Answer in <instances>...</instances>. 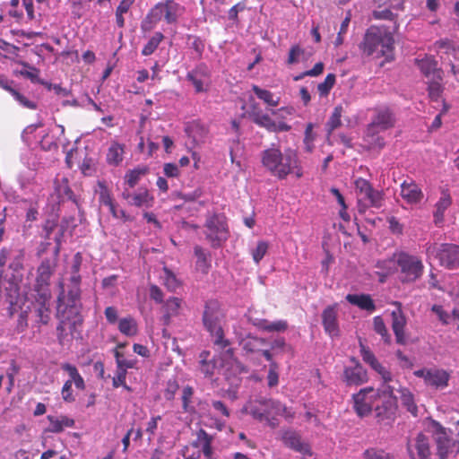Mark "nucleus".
I'll use <instances>...</instances> for the list:
<instances>
[{"mask_svg": "<svg viewBox=\"0 0 459 459\" xmlns=\"http://www.w3.org/2000/svg\"><path fill=\"white\" fill-rule=\"evenodd\" d=\"M346 300L351 305L368 312H373L376 309V305L368 294H348Z\"/></svg>", "mask_w": 459, "mask_h": 459, "instance_id": "nucleus-34", "label": "nucleus"}, {"mask_svg": "<svg viewBox=\"0 0 459 459\" xmlns=\"http://www.w3.org/2000/svg\"><path fill=\"white\" fill-rule=\"evenodd\" d=\"M384 398L383 405H377L375 408L376 416L378 421L391 420L394 418L395 409V399L393 396V388L390 385L385 386L381 394L376 393L373 388L361 389L353 395L354 410L359 417L368 415L373 408V397Z\"/></svg>", "mask_w": 459, "mask_h": 459, "instance_id": "nucleus-4", "label": "nucleus"}, {"mask_svg": "<svg viewBox=\"0 0 459 459\" xmlns=\"http://www.w3.org/2000/svg\"><path fill=\"white\" fill-rule=\"evenodd\" d=\"M149 172V169L146 166L138 167L134 169L128 170L125 175V183L129 188H134L141 178L145 176Z\"/></svg>", "mask_w": 459, "mask_h": 459, "instance_id": "nucleus-39", "label": "nucleus"}, {"mask_svg": "<svg viewBox=\"0 0 459 459\" xmlns=\"http://www.w3.org/2000/svg\"><path fill=\"white\" fill-rule=\"evenodd\" d=\"M213 437L208 434L204 429H200L196 432V440L192 443L194 447H200L205 459H212Z\"/></svg>", "mask_w": 459, "mask_h": 459, "instance_id": "nucleus-29", "label": "nucleus"}, {"mask_svg": "<svg viewBox=\"0 0 459 459\" xmlns=\"http://www.w3.org/2000/svg\"><path fill=\"white\" fill-rule=\"evenodd\" d=\"M20 0H11L10 1V9L8 13L10 16L13 17L16 21H21L23 18V13L22 9H19Z\"/></svg>", "mask_w": 459, "mask_h": 459, "instance_id": "nucleus-62", "label": "nucleus"}, {"mask_svg": "<svg viewBox=\"0 0 459 459\" xmlns=\"http://www.w3.org/2000/svg\"><path fill=\"white\" fill-rule=\"evenodd\" d=\"M336 82L335 74H328L323 82L317 85V91L320 96H327Z\"/></svg>", "mask_w": 459, "mask_h": 459, "instance_id": "nucleus-52", "label": "nucleus"}, {"mask_svg": "<svg viewBox=\"0 0 459 459\" xmlns=\"http://www.w3.org/2000/svg\"><path fill=\"white\" fill-rule=\"evenodd\" d=\"M61 368L69 375V379L67 381H71V384H74L75 387L79 390L85 389L84 380L74 365L63 363L61 365Z\"/></svg>", "mask_w": 459, "mask_h": 459, "instance_id": "nucleus-38", "label": "nucleus"}, {"mask_svg": "<svg viewBox=\"0 0 459 459\" xmlns=\"http://www.w3.org/2000/svg\"><path fill=\"white\" fill-rule=\"evenodd\" d=\"M415 63L428 80L443 78L444 72L438 67L437 61L433 56H426L422 59H415Z\"/></svg>", "mask_w": 459, "mask_h": 459, "instance_id": "nucleus-22", "label": "nucleus"}, {"mask_svg": "<svg viewBox=\"0 0 459 459\" xmlns=\"http://www.w3.org/2000/svg\"><path fill=\"white\" fill-rule=\"evenodd\" d=\"M83 0H70L72 13L74 17L81 18L84 13Z\"/></svg>", "mask_w": 459, "mask_h": 459, "instance_id": "nucleus-63", "label": "nucleus"}, {"mask_svg": "<svg viewBox=\"0 0 459 459\" xmlns=\"http://www.w3.org/2000/svg\"><path fill=\"white\" fill-rule=\"evenodd\" d=\"M55 193L56 194L59 202L65 200L72 201L77 207L79 206L78 200L71 189L69 180L67 178H56L54 182Z\"/></svg>", "mask_w": 459, "mask_h": 459, "instance_id": "nucleus-27", "label": "nucleus"}, {"mask_svg": "<svg viewBox=\"0 0 459 459\" xmlns=\"http://www.w3.org/2000/svg\"><path fill=\"white\" fill-rule=\"evenodd\" d=\"M33 298L35 299V303L37 304V308L35 309L38 322L42 325L48 324L50 320V299L51 293H48V298L43 300L40 297V293H33Z\"/></svg>", "mask_w": 459, "mask_h": 459, "instance_id": "nucleus-30", "label": "nucleus"}, {"mask_svg": "<svg viewBox=\"0 0 459 459\" xmlns=\"http://www.w3.org/2000/svg\"><path fill=\"white\" fill-rule=\"evenodd\" d=\"M195 255L197 258L196 265L204 272L207 273L211 264L208 258V254L200 246L194 247Z\"/></svg>", "mask_w": 459, "mask_h": 459, "instance_id": "nucleus-49", "label": "nucleus"}, {"mask_svg": "<svg viewBox=\"0 0 459 459\" xmlns=\"http://www.w3.org/2000/svg\"><path fill=\"white\" fill-rule=\"evenodd\" d=\"M269 245L264 240H260L257 242L256 247L252 249L251 254L253 260L255 264H259V262L264 258L268 251Z\"/></svg>", "mask_w": 459, "mask_h": 459, "instance_id": "nucleus-55", "label": "nucleus"}, {"mask_svg": "<svg viewBox=\"0 0 459 459\" xmlns=\"http://www.w3.org/2000/svg\"><path fill=\"white\" fill-rule=\"evenodd\" d=\"M355 189L360 195H365L368 192L373 186L370 182L365 178H358L354 181Z\"/></svg>", "mask_w": 459, "mask_h": 459, "instance_id": "nucleus-61", "label": "nucleus"}, {"mask_svg": "<svg viewBox=\"0 0 459 459\" xmlns=\"http://www.w3.org/2000/svg\"><path fill=\"white\" fill-rule=\"evenodd\" d=\"M373 328L374 331L382 337L385 343H391V335L388 333L384 319L380 316H377L373 318Z\"/></svg>", "mask_w": 459, "mask_h": 459, "instance_id": "nucleus-47", "label": "nucleus"}, {"mask_svg": "<svg viewBox=\"0 0 459 459\" xmlns=\"http://www.w3.org/2000/svg\"><path fill=\"white\" fill-rule=\"evenodd\" d=\"M182 303V299L177 297H170L162 303L160 321L164 325H169L171 318L179 315Z\"/></svg>", "mask_w": 459, "mask_h": 459, "instance_id": "nucleus-24", "label": "nucleus"}, {"mask_svg": "<svg viewBox=\"0 0 459 459\" xmlns=\"http://www.w3.org/2000/svg\"><path fill=\"white\" fill-rule=\"evenodd\" d=\"M186 133L192 138L195 145H200L207 139L209 130L199 121H193L186 126Z\"/></svg>", "mask_w": 459, "mask_h": 459, "instance_id": "nucleus-32", "label": "nucleus"}, {"mask_svg": "<svg viewBox=\"0 0 459 459\" xmlns=\"http://www.w3.org/2000/svg\"><path fill=\"white\" fill-rule=\"evenodd\" d=\"M11 94L22 107L29 109L37 108V104L34 101L28 100L24 95L21 94L15 89L12 91Z\"/></svg>", "mask_w": 459, "mask_h": 459, "instance_id": "nucleus-58", "label": "nucleus"}, {"mask_svg": "<svg viewBox=\"0 0 459 459\" xmlns=\"http://www.w3.org/2000/svg\"><path fill=\"white\" fill-rule=\"evenodd\" d=\"M24 67L26 69H23V70H21L19 72V74L30 80L32 82H38V83H40V84H47L46 82L40 81L39 79V70L34 66H31L28 64H23Z\"/></svg>", "mask_w": 459, "mask_h": 459, "instance_id": "nucleus-53", "label": "nucleus"}, {"mask_svg": "<svg viewBox=\"0 0 459 459\" xmlns=\"http://www.w3.org/2000/svg\"><path fill=\"white\" fill-rule=\"evenodd\" d=\"M194 388L190 385L184 386L182 390V409L185 412H192L194 411V407L191 406L193 396H194Z\"/></svg>", "mask_w": 459, "mask_h": 459, "instance_id": "nucleus-50", "label": "nucleus"}, {"mask_svg": "<svg viewBox=\"0 0 459 459\" xmlns=\"http://www.w3.org/2000/svg\"><path fill=\"white\" fill-rule=\"evenodd\" d=\"M179 388V385L176 379H169L167 382L166 388L164 390V397L168 401H172Z\"/></svg>", "mask_w": 459, "mask_h": 459, "instance_id": "nucleus-57", "label": "nucleus"}, {"mask_svg": "<svg viewBox=\"0 0 459 459\" xmlns=\"http://www.w3.org/2000/svg\"><path fill=\"white\" fill-rule=\"evenodd\" d=\"M62 289L57 298V316L59 324L56 326L57 339L61 345H65L67 341L68 333L72 336L82 326L83 318L81 315V288L76 286H69L66 296L65 297L64 285L60 282Z\"/></svg>", "mask_w": 459, "mask_h": 459, "instance_id": "nucleus-2", "label": "nucleus"}, {"mask_svg": "<svg viewBox=\"0 0 459 459\" xmlns=\"http://www.w3.org/2000/svg\"><path fill=\"white\" fill-rule=\"evenodd\" d=\"M282 441L284 445L296 452L305 455H310L311 451L309 446L303 442L299 434L295 431L288 430L282 435Z\"/></svg>", "mask_w": 459, "mask_h": 459, "instance_id": "nucleus-26", "label": "nucleus"}, {"mask_svg": "<svg viewBox=\"0 0 459 459\" xmlns=\"http://www.w3.org/2000/svg\"><path fill=\"white\" fill-rule=\"evenodd\" d=\"M186 80L195 87L196 93L206 92L209 89V83L205 82L204 78H209V73L204 65L196 66L186 74Z\"/></svg>", "mask_w": 459, "mask_h": 459, "instance_id": "nucleus-21", "label": "nucleus"}, {"mask_svg": "<svg viewBox=\"0 0 459 459\" xmlns=\"http://www.w3.org/2000/svg\"><path fill=\"white\" fill-rule=\"evenodd\" d=\"M25 254L22 249L0 250V300L4 298L9 304V316L22 308L20 305L21 283L23 280Z\"/></svg>", "mask_w": 459, "mask_h": 459, "instance_id": "nucleus-1", "label": "nucleus"}, {"mask_svg": "<svg viewBox=\"0 0 459 459\" xmlns=\"http://www.w3.org/2000/svg\"><path fill=\"white\" fill-rule=\"evenodd\" d=\"M98 187L97 194L99 195V202L100 204L104 206H111V204L114 203L112 194L108 187L106 186L105 182L99 181L98 182Z\"/></svg>", "mask_w": 459, "mask_h": 459, "instance_id": "nucleus-48", "label": "nucleus"}, {"mask_svg": "<svg viewBox=\"0 0 459 459\" xmlns=\"http://www.w3.org/2000/svg\"><path fill=\"white\" fill-rule=\"evenodd\" d=\"M396 117L394 112L388 107H379L374 109L371 122L367 126L365 139L370 148H384L385 143L384 137L379 135L380 132L392 129L395 126Z\"/></svg>", "mask_w": 459, "mask_h": 459, "instance_id": "nucleus-7", "label": "nucleus"}, {"mask_svg": "<svg viewBox=\"0 0 459 459\" xmlns=\"http://www.w3.org/2000/svg\"><path fill=\"white\" fill-rule=\"evenodd\" d=\"M185 12V7L172 0L157 3L142 21L141 30L143 32L152 30L164 19L168 24H173Z\"/></svg>", "mask_w": 459, "mask_h": 459, "instance_id": "nucleus-8", "label": "nucleus"}, {"mask_svg": "<svg viewBox=\"0 0 459 459\" xmlns=\"http://www.w3.org/2000/svg\"><path fill=\"white\" fill-rule=\"evenodd\" d=\"M163 39L164 35L161 32H155L153 36L148 40V42L143 46L142 49V55L147 56L153 54Z\"/></svg>", "mask_w": 459, "mask_h": 459, "instance_id": "nucleus-45", "label": "nucleus"}, {"mask_svg": "<svg viewBox=\"0 0 459 459\" xmlns=\"http://www.w3.org/2000/svg\"><path fill=\"white\" fill-rule=\"evenodd\" d=\"M199 368L205 377H212L217 368V360L211 356L209 351H203L199 354Z\"/></svg>", "mask_w": 459, "mask_h": 459, "instance_id": "nucleus-33", "label": "nucleus"}, {"mask_svg": "<svg viewBox=\"0 0 459 459\" xmlns=\"http://www.w3.org/2000/svg\"><path fill=\"white\" fill-rule=\"evenodd\" d=\"M452 197L447 189L441 191V196L435 204V212H433L434 223L439 225L444 221L445 212L451 206Z\"/></svg>", "mask_w": 459, "mask_h": 459, "instance_id": "nucleus-31", "label": "nucleus"}, {"mask_svg": "<svg viewBox=\"0 0 459 459\" xmlns=\"http://www.w3.org/2000/svg\"><path fill=\"white\" fill-rule=\"evenodd\" d=\"M442 79H430L428 81V95L431 101H438L443 94V91L445 90L444 85L442 83Z\"/></svg>", "mask_w": 459, "mask_h": 459, "instance_id": "nucleus-40", "label": "nucleus"}, {"mask_svg": "<svg viewBox=\"0 0 459 459\" xmlns=\"http://www.w3.org/2000/svg\"><path fill=\"white\" fill-rule=\"evenodd\" d=\"M331 193L336 197L337 199V202L338 204L342 206V211L340 212V215L341 217L347 221L349 219V216L347 215L346 213V209H347V205L345 204V200H344V197L343 195L341 194V192L339 191V189L335 188V187H332L331 188Z\"/></svg>", "mask_w": 459, "mask_h": 459, "instance_id": "nucleus-60", "label": "nucleus"}, {"mask_svg": "<svg viewBox=\"0 0 459 459\" xmlns=\"http://www.w3.org/2000/svg\"><path fill=\"white\" fill-rule=\"evenodd\" d=\"M363 459H395L394 455L378 447L367 448L362 454Z\"/></svg>", "mask_w": 459, "mask_h": 459, "instance_id": "nucleus-46", "label": "nucleus"}, {"mask_svg": "<svg viewBox=\"0 0 459 459\" xmlns=\"http://www.w3.org/2000/svg\"><path fill=\"white\" fill-rule=\"evenodd\" d=\"M279 366L275 361L270 363L269 371L267 375V385L269 387H274L279 384Z\"/></svg>", "mask_w": 459, "mask_h": 459, "instance_id": "nucleus-56", "label": "nucleus"}, {"mask_svg": "<svg viewBox=\"0 0 459 459\" xmlns=\"http://www.w3.org/2000/svg\"><path fill=\"white\" fill-rule=\"evenodd\" d=\"M413 375L422 378L427 386H430L436 390L447 387L451 377L447 370L437 368H423L415 370Z\"/></svg>", "mask_w": 459, "mask_h": 459, "instance_id": "nucleus-14", "label": "nucleus"}, {"mask_svg": "<svg viewBox=\"0 0 459 459\" xmlns=\"http://www.w3.org/2000/svg\"><path fill=\"white\" fill-rule=\"evenodd\" d=\"M394 39L383 27L370 26L365 32L359 49L365 56L384 57L385 62L394 59Z\"/></svg>", "mask_w": 459, "mask_h": 459, "instance_id": "nucleus-5", "label": "nucleus"}, {"mask_svg": "<svg viewBox=\"0 0 459 459\" xmlns=\"http://www.w3.org/2000/svg\"><path fill=\"white\" fill-rule=\"evenodd\" d=\"M252 121L270 133L289 132L291 126L285 122H275L270 115L264 113L256 105L252 106L249 112Z\"/></svg>", "mask_w": 459, "mask_h": 459, "instance_id": "nucleus-15", "label": "nucleus"}, {"mask_svg": "<svg viewBox=\"0 0 459 459\" xmlns=\"http://www.w3.org/2000/svg\"><path fill=\"white\" fill-rule=\"evenodd\" d=\"M205 237L212 247H220L228 239L229 230L223 217L213 214L207 218L205 224Z\"/></svg>", "mask_w": 459, "mask_h": 459, "instance_id": "nucleus-13", "label": "nucleus"}, {"mask_svg": "<svg viewBox=\"0 0 459 459\" xmlns=\"http://www.w3.org/2000/svg\"><path fill=\"white\" fill-rule=\"evenodd\" d=\"M59 254V245L55 249L54 256L44 258L37 268L35 284L33 286L34 293H40L41 299H46L50 291V280L57 266Z\"/></svg>", "mask_w": 459, "mask_h": 459, "instance_id": "nucleus-9", "label": "nucleus"}, {"mask_svg": "<svg viewBox=\"0 0 459 459\" xmlns=\"http://www.w3.org/2000/svg\"><path fill=\"white\" fill-rule=\"evenodd\" d=\"M343 108L341 105L336 106L333 108V113L325 125L328 135H330L335 129L339 128L342 126L341 118Z\"/></svg>", "mask_w": 459, "mask_h": 459, "instance_id": "nucleus-42", "label": "nucleus"}, {"mask_svg": "<svg viewBox=\"0 0 459 459\" xmlns=\"http://www.w3.org/2000/svg\"><path fill=\"white\" fill-rule=\"evenodd\" d=\"M397 269L400 272L402 283H412L418 281L423 274L424 265L421 259L407 252H400L394 255Z\"/></svg>", "mask_w": 459, "mask_h": 459, "instance_id": "nucleus-10", "label": "nucleus"}, {"mask_svg": "<svg viewBox=\"0 0 459 459\" xmlns=\"http://www.w3.org/2000/svg\"><path fill=\"white\" fill-rule=\"evenodd\" d=\"M266 343V341L263 338L247 335L243 338L240 342L242 349L247 353H257L260 352L261 348Z\"/></svg>", "mask_w": 459, "mask_h": 459, "instance_id": "nucleus-37", "label": "nucleus"}, {"mask_svg": "<svg viewBox=\"0 0 459 459\" xmlns=\"http://www.w3.org/2000/svg\"><path fill=\"white\" fill-rule=\"evenodd\" d=\"M118 330L126 336H134L138 332L136 321L132 317H125L119 320Z\"/></svg>", "mask_w": 459, "mask_h": 459, "instance_id": "nucleus-43", "label": "nucleus"}, {"mask_svg": "<svg viewBox=\"0 0 459 459\" xmlns=\"http://www.w3.org/2000/svg\"><path fill=\"white\" fill-rule=\"evenodd\" d=\"M354 364L352 367H346L343 370V381L347 385H359L367 382L368 374L366 369L355 358H351Z\"/></svg>", "mask_w": 459, "mask_h": 459, "instance_id": "nucleus-19", "label": "nucleus"}, {"mask_svg": "<svg viewBox=\"0 0 459 459\" xmlns=\"http://www.w3.org/2000/svg\"><path fill=\"white\" fill-rule=\"evenodd\" d=\"M429 255H433L440 265L448 270L459 268V246L454 244H433L427 248Z\"/></svg>", "mask_w": 459, "mask_h": 459, "instance_id": "nucleus-12", "label": "nucleus"}, {"mask_svg": "<svg viewBox=\"0 0 459 459\" xmlns=\"http://www.w3.org/2000/svg\"><path fill=\"white\" fill-rule=\"evenodd\" d=\"M322 324L325 332L331 337L339 335V325L337 320L336 305L326 307L322 313Z\"/></svg>", "mask_w": 459, "mask_h": 459, "instance_id": "nucleus-23", "label": "nucleus"}, {"mask_svg": "<svg viewBox=\"0 0 459 459\" xmlns=\"http://www.w3.org/2000/svg\"><path fill=\"white\" fill-rule=\"evenodd\" d=\"M124 146L118 143H113L107 152V162L117 166L123 160Z\"/></svg>", "mask_w": 459, "mask_h": 459, "instance_id": "nucleus-41", "label": "nucleus"}, {"mask_svg": "<svg viewBox=\"0 0 459 459\" xmlns=\"http://www.w3.org/2000/svg\"><path fill=\"white\" fill-rule=\"evenodd\" d=\"M252 91L255 92L258 99L262 100L264 103L271 107H276L280 103V97L274 99L273 94L270 91L261 89L257 85H253Z\"/></svg>", "mask_w": 459, "mask_h": 459, "instance_id": "nucleus-44", "label": "nucleus"}, {"mask_svg": "<svg viewBox=\"0 0 459 459\" xmlns=\"http://www.w3.org/2000/svg\"><path fill=\"white\" fill-rule=\"evenodd\" d=\"M359 348L363 361L368 364L374 370L381 375L385 383L390 382L392 380L391 372L378 362L375 354L370 351V349L364 345L361 341H359Z\"/></svg>", "mask_w": 459, "mask_h": 459, "instance_id": "nucleus-20", "label": "nucleus"}, {"mask_svg": "<svg viewBox=\"0 0 459 459\" xmlns=\"http://www.w3.org/2000/svg\"><path fill=\"white\" fill-rule=\"evenodd\" d=\"M429 423L438 459H448L450 455L459 450V446L449 437L446 429L438 421L430 419Z\"/></svg>", "mask_w": 459, "mask_h": 459, "instance_id": "nucleus-11", "label": "nucleus"}, {"mask_svg": "<svg viewBox=\"0 0 459 459\" xmlns=\"http://www.w3.org/2000/svg\"><path fill=\"white\" fill-rule=\"evenodd\" d=\"M397 307L395 310L391 313L392 316V330L395 336V341L398 344H406L405 326L407 324L406 316L402 309V304L399 301L394 302Z\"/></svg>", "mask_w": 459, "mask_h": 459, "instance_id": "nucleus-18", "label": "nucleus"}, {"mask_svg": "<svg viewBox=\"0 0 459 459\" xmlns=\"http://www.w3.org/2000/svg\"><path fill=\"white\" fill-rule=\"evenodd\" d=\"M375 266L378 269L377 274L379 276L380 282H385L386 277L397 270L396 259L394 257L378 260Z\"/></svg>", "mask_w": 459, "mask_h": 459, "instance_id": "nucleus-35", "label": "nucleus"}, {"mask_svg": "<svg viewBox=\"0 0 459 459\" xmlns=\"http://www.w3.org/2000/svg\"><path fill=\"white\" fill-rule=\"evenodd\" d=\"M72 385H73V384H71V381H65L62 387L61 394H62V398L65 402L72 403L74 401V396L73 395Z\"/></svg>", "mask_w": 459, "mask_h": 459, "instance_id": "nucleus-64", "label": "nucleus"}, {"mask_svg": "<svg viewBox=\"0 0 459 459\" xmlns=\"http://www.w3.org/2000/svg\"><path fill=\"white\" fill-rule=\"evenodd\" d=\"M304 54V49L301 48L299 45H294L290 48L289 51V56L287 59L288 65H293L299 62V57Z\"/></svg>", "mask_w": 459, "mask_h": 459, "instance_id": "nucleus-59", "label": "nucleus"}, {"mask_svg": "<svg viewBox=\"0 0 459 459\" xmlns=\"http://www.w3.org/2000/svg\"><path fill=\"white\" fill-rule=\"evenodd\" d=\"M263 167L280 180L294 174L297 178L303 176V169L296 151L288 148L282 152L275 144L261 152Z\"/></svg>", "mask_w": 459, "mask_h": 459, "instance_id": "nucleus-3", "label": "nucleus"}, {"mask_svg": "<svg viewBox=\"0 0 459 459\" xmlns=\"http://www.w3.org/2000/svg\"><path fill=\"white\" fill-rule=\"evenodd\" d=\"M202 321L204 329L213 338L214 345L221 349L230 346V342L225 338L223 329L226 323V315L218 300L210 299L205 302Z\"/></svg>", "mask_w": 459, "mask_h": 459, "instance_id": "nucleus-6", "label": "nucleus"}, {"mask_svg": "<svg viewBox=\"0 0 459 459\" xmlns=\"http://www.w3.org/2000/svg\"><path fill=\"white\" fill-rule=\"evenodd\" d=\"M48 420L50 423L48 431L52 433L62 432L65 428H72L74 425V420L67 416H60L56 418L52 415H48Z\"/></svg>", "mask_w": 459, "mask_h": 459, "instance_id": "nucleus-36", "label": "nucleus"}, {"mask_svg": "<svg viewBox=\"0 0 459 459\" xmlns=\"http://www.w3.org/2000/svg\"><path fill=\"white\" fill-rule=\"evenodd\" d=\"M316 139V134L314 133V125L308 123L306 126L305 135H304V145L307 152H312L314 149V141Z\"/></svg>", "mask_w": 459, "mask_h": 459, "instance_id": "nucleus-54", "label": "nucleus"}, {"mask_svg": "<svg viewBox=\"0 0 459 459\" xmlns=\"http://www.w3.org/2000/svg\"><path fill=\"white\" fill-rule=\"evenodd\" d=\"M401 196L409 204H417L423 198V193L413 181H403L401 185Z\"/></svg>", "mask_w": 459, "mask_h": 459, "instance_id": "nucleus-25", "label": "nucleus"}, {"mask_svg": "<svg viewBox=\"0 0 459 459\" xmlns=\"http://www.w3.org/2000/svg\"><path fill=\"white\" fill-rule=\"evenodd\" d=\"M274 401L272 399L260 398L251 403L249 413L253 418L263 420L270 414V409L273 406Z\"/></svg>", "mask_w": 459, "mask_h": 459, "instance_id": "nucleus-28", "label": "nucleus"}, {"mask_svg": "<svg viewBox=\"0 0 459 459\" xmlns=\"http://www.w3.org/2000/svg\"><path fill=\"white\" fill-rule=\"evenodd\" d=\"M364 195L366 199L369 202V206L374 208L382 207L384 202V193L382 191L376 190L372 187Z\"/></svg>", "mask_w": 459, "mask_h": 459, "instance_id": "nucleus-51", "label": "nucleus"}, {"mask_svg": "<svg viewBox=\"0 0 459 459\" xmlns=\"http://www.w3.org/2000/svg\"><path fill=\"white\" fill-rule=\"evenodd\" d=\"M407 452L411 459H430L432 453L429 438L423 433L417 434L408 441Z\"/></svg>", "mask_w": 459, "mask_h": 459, "instance_id": "nucleus-16", "label": "nucleus"}, {"mask_svg": "<svg viewBox=\"0 0 459 459\" xmlns=\"http://www.w3.org/2000/svg\"><path fill=\"white\" fill-rule=\"evenodd\" d=\"M121 196L124 200L127 201L129 205L138 208L149 209L152 208L154 204L153 195L144 187H140L134 193H131L129 188H125Z\"/></svg>", "mask_w": 459, "mask_h": 459, "instance_id": "nucleus-17", "label": "nucleus"}]
</instances>
